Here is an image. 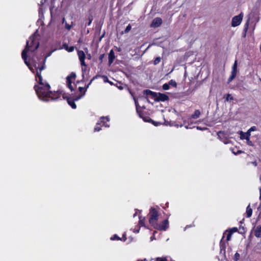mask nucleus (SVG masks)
<instances>
[{
	"label": "nucleus",
	"instance_id": "nucleus-40",
	"mask_svg": "<svg viewBox=\"0 0 261 261\" xmlns=\"http://www.w3.org/2000/svg\"><path fill=\"white\" fill-rule=\"evenodd\" d=\"M154 239H155V238H154V236L153 235V236L151 237L150 240L153 241Z\"/></svg>",
	"mask_w": 261,
	"mask_h": 261
},
{
	"label": "nucleus",
	"instance_id": "nucleus-35",
	"mask_svg": "<svg viewBox=\"0 0 261 261\" xmlns=\"http://www.w3.org/2000/svg\"><path fill=\"white\" fill-rule=\"evenodd\" d=\"M68 77H70V80L72 78L75 79V75L74 74H71L70 76H68Z\"/></svg>",
	"mask_w": 261,
	"mask_h": 261
},
{
	"label": "nucleus",
	"instance_id": "nucleus-47",
	"mask_svg": "<svg viewBox=\"0 0 261 261\" xmlns=\"http://www.w3.org/2000/svg\"><path fill=\"white\" fill-rule=\"evenodd\" d=\"M79 89L80 91H82V90L83 89V88L82 87H79Z\"/></svg>",
	"mask_w": 261,
	"mask_h": 261
},
{
	"label": "nucleus",
	"instance_id": "nucleus-18",
	"mask_svg": "<svg viewBox=\"0 0 261 261\" xmlns=\"http://www.w3.org/2000/svg\"><path fill=\"white\" fill-rule=\"evenodd\" d=\"M66 80L67 87L71 90V91H72L73 90V87L72 86L71 81H70V77H67Z\"/></svg>",
	"mask_w": 261,
	"mask_h": 261
},
{
	"label": "nucleus",
	"instance_id": "nucleus-49",
	"mask_svg": "<svg viewBox=\"0 0 261 261\" xmlns=\"http://www.w3.org/2000/svg\"><path fill=\"white\" fill-rule=\"evenodd\" d=\"M137 212H136V213L134 215V217H135V216L137 215Z\"/></svg>",
	"mask_w": 261,
	"mask_h": 261
},
{
	"label": "nucleus",
	"instance_id": "nucleus-32",
	"mask_svg": "<svg viewBox=\"0 0 261 261\" xmlns=\"http://www.w3.org/2000/svg\"><path fill=\"white\" fill-rule=\"evenodd\" d=\"M81 66H82V71L83 72L86 71V69H87V65H86V64H85V65H81Z\"/></svg>",
	"mask_w": 261,
	"mask_h": 261
},
{
	"label": "nucleus",
	"instance_id": "nucleus-8",
	"mask_svg": "<svg viewBox=\"0 0 261 261\" xmlns=\"http://www.w3.org/2000/svg\"><path fill=\"white\" fill-rule=\"evenodd\" d=\"M169 227V222L168 220H165L161 224H157L154 228L159 230H166Z\"/></svg>",
	"mask_w": 261,
	"mask_h": 261
},
{
	"label": "nucleus",
	"instance_id": "nucleus-26",
	"mask_svg": "<svg viewBox=\"0 0 261 261\" xmlns=\"http://www.w3.org/2000/svg\"><path fill=\"white\" fill-rule=\"evenodd\" d=\"M163 89L164 90H167L169 89V85L168 84H164L163 85Z\"/></svg>",
	"mask_w": 261,
	"mask_h": 261
},
{
	"label": "nucleus",
	"instance_id": "nucleus-21",
	"mask_svg": "<svg viewBox=\"0 0 261 261\" xmlns=\"http://www.w3.org/2000/svg\"><path fill=\"white\" fill-rule=\"evenodd\" d=\"M169 259V257L167 256L165 257H160L156 259V261H168Z\"/></svg>",
	"mask_w": 261,
	"mask_h": 261
},
{
	"label": "nucleus",
	"instance_id": "nucleus-4",
	"mask_svg": "<svg viewBox=\"0 0 261 261\" xmlns=\"http://www.w3.org/2000/svg\"><path fill=\"white\" fill-rule=\"evenodd\" d=\"M147 95H150L158 101H165L168 99V96L165 94L156 93L150 90H146L144 91Z\"/></svg>",
	"mask_w": 261,
	"mask_h": 261
},
{
	"label": "nucleus",
	"instance_id": "nucleus-20",
	"mask_svg": "<svg viewBox=\"0 0 261 261\" xmlns=\"http://www.w3.org/2000/svg\"><path fill=\"white\" fill-rule=\"evenodd\" d=\"M170 86H171L172 87H176L177 86V83L176 82L173 80H171L168 83Z\"/></svg>",
	"mask_w": 261,
	"mask_h": 261
},
{
	"label": "nucleus",
	"instance_id": "nucleus-11",
	"mask_svg": "<svg viewBox=\"0 0 261 261\" xmlns=\"http://www.w3.org/2000/svg\"><path fill=\"white\" fill-rule=\"evenodd\" d=\"M162 23V19L161 18L156 17L153 20L150 25L151 27L157 28L161 25Z\"/></svg>",
	"mask_w": 261,
	"mask_h": 261
},
{
	"label": "nucleus",
	"instance_id": "nucleus-3",
	"mask_svg": "<svg viewBox=\"0 0 261 261\" xmlns=\"http://www.w3.org/2000/svg\"><path fill=\"white\" fill-rule=\"evenodd\" d=\"M130 93L132 94V96L133 97L134 100L135 101V106L136 107V110L138 114L140 117L142 118L143 120L145 122H151L154 125L157 126L159 124L158 122H155L153 120H152L151 119H150L148 117L145 116L144 117L143 116V114L141 111L139 110L140 106L139 105V103L136 99V98L133 96V94L130 92Z\"/></svg>",
	"mask_w": 261,
	"mask_h": 261
},
{
	"label": "nucleus",
	"instance_id": "nucleus-12",
	"mask_svg": "<svg viewBox=\"0 0 261 261\" xmlns=\"http://www.w3.org/2000/svg\"><path fill=\"white\" fill-rule=\"evenodd\" d=\"M239 134L240 135V139L241 140H244L249 138L251 135V134L248 130L246 133H244L242 131H240L239 132Z\"/></svg>",
	"mask_w": 261,
	"mask_h": 261
},
{
	"label": "nucleus",
	"instance_id": "nucleus-24",
	"mask_svg": "<svg viewBox=\"0 0 261 261\" xmlns=\"http://www.w3.org/2000/svg\"><path fill=\"white\" fill-rule=\"evenodd\" d=\"M132 29V26L130 24H128L126 28H125V30H124V33H128L130 30H131Z\"/></svg>",
	"mask_w": 261,
	"mask_h": 261
},
{
	"label": "nucleus",
	"instance_id": "nucleus-36",
	"mask_svg": "<svg viewBox=\"0 0 261 261\" xmlns=\"http://www.w3.org/2000/svg\"><path fill=\"white\" fill-rule=\"evenodd\" d=\"M251 164L253 165L254 166H256L257 165L256 161L252 162Z\"/></svg>",
	"mask_w": 261,
	"mask_h": 261
},
{
	"label": "nucleus",
	"instance_id": "nucleus-33",
	"mask_svg": "<svg viewBox=\"0 0 261 261\" xmlns=\"http://www.w3.org/2000/svg\"><path fill=\"white\" fill-rule=\"evenodd\" d=\"M71 25L68 24L67 23H65V28L68 30H69L71 29Z\"/></svg>",
	"mask_w": 261,
	"mask_h": 261
},
{
	"label": "nucleus",
	"instance_id": "nucleus-50",
	"mask_svg": "<svg viewBox=\"0 0 261 261\" xmlns=\"http://www.w3.org/2000/svg\"><path fill=\"white\" fill-rule=\"evenodd\" d=\"M119 88L120 89H122V87H119Z\"/></svg>",
	"mask_w": 261,
	"mask_h": 261
},
{
	"label": "nucleus",
	"instance_id": "nucleus-1",
	"mask_svg": "<svg viewBox=\"0 0 261 261\" xmlns=\"http://www.w3.org/2000/svg\"><path fill=\"white\" fill-rule=\"evenodd\" d=\"M37 32L38 31L36 30L27 42L26 47L21 54L22 58L31 71L33 73H35V71L36 72L35 78L38 84L34 86V89L38 98L45 101L58 99L61 96V93L58 91H50V85L43 79L41 75V71L44 68L45 59H39V63H37L33 59L27 60V54H30V53L34 51L39 47V43L37 38Z\"/></svg>",
	"mask_w": 261,
	"mask_h": 261
},
{
	"label": "nucleus",
	"instance_id": "nucleus-17",
	"mask_svg": "<svg viewBox=\"0 0 261 261\" xmlns=\"http://www.w3.org/2000/svg\"><path fill=\"white\" fill-rule=\"evenodd\" d=\"M232 234V232L231 230H229L228 231H226L224 233V236H226V241H228L230 240L231 236Z\"/></svg>",
	"mask_w": 261,
	"mask_h": 261
},
{
	"label": "nucleus",
	"instance_id": "nucleus-28",
	"mask_svg": "<svg viewBox=\"0 0 261 261\" xmlns=\"http://www.w3.org/2000/svg\"><path fill=\"white\" fill-rule=\"evenodd\" d=\"M246 140V141H247V144L249 145V146H253V143L252 142V141H251L250 140V138H248Z\"/></svg>",
	"mask_w": 261,
	"mask_h": 261
},
{
	"label": "nucleus",
	"instance_id": "nucleus-15",
	"mask_svg": "<svg viewBox=\"0 0 261 261\" xmlns=\"http://www.w3.org/2000/svg\"><path fill=\"white\" fill-rule=\"evenodd\" d=\"M200 115V111L199 110H196L195 111L194 114L191 115L190 119H197L199 117Z\"/></svg>",
	"mask_w": 261,
	"mask_h": 261
},
{
	"label": "nucleus",
	"instance_id": "nucleus-38",
	"mask_svg": "<svg viewBox=\"0 0 261 261\" xmlns=\"http://www.w3.org/2000/svg\"><path fill=\"white\" fill-rule=\"evenodd\" d=\"M42 7L43 6H41V7H40L39 8V14L41 12V11H42Z\"/></svg>",
	"mask_w": 261,
	"mask_h": 261
},
{
	"label": "nucleus",
	"instance_id": "nucleus-27",
	"mask_svg": "<svg viewBox=\"0 0 261 261\" xmlns=\"http://www.w3.org/2000/svg\"><path fill=\"white\" fill-rule=\"evenodd\" d=\"M240 254L238 252L236 253L234 256V259L235 261H237L240 258Z\"/></svg>",
	"mask_w": 261,
	"mask_h": 261
},
{
	"label": "nucleus",
	"instance_id": "nucleus-7",
	"mask_svg": "<svg viewBox=\"0 0 261 261\" xmlns=\"http://www.w3.org/2000/svg\"><path fill=\"white\" fill-rule=\"evenodd\" d=\"M237 73V61L234 62V64L232 67V71L231 72V75L228 79V83H230L236 76Z\"/></svg>",
	"mask_w": 261,
	"mask_h": 261
},
{
	"label": "nucleus",
	"instance_id": "nucleus-10",
	"mask_svg": "<svg viewBox=\"0 0 261 261\" xmlns=\"http://www.w3.org/2000/svg\"><path fill=\"white\" fill-rule=\"evenodd\" d=\"M83 95L79 96L77 97H75L73 99L71 98H68L67 99V102L68 103L71 107L72 109H75L76 108V106L74 103V101H77L79 100Z\"/></svg>",
	"mask_w": 261,
	"mask_h": 261
},
{
	"label": "nucleus",
	"instance_id": "nucleus-48",
	"mask_svg": "<svg viewBox=\"0 0 261 261\" xmlns=\"http://www.w3.org/2000/svg\"><path fill=\"white\" fill-rule=\"evenodd\" d=\"M150 46H151V45H148V47H147V49H146V50L147 49H148L149 48V47H150Z\"/></svg>",
	"mask_w": 261,
	"mask_h": 261
},
{
	"label": "nucleus",
	"instance_id": "nucleus-42",
	"mask_svg": "<svg viewBox=\"0 0 261 261\" xmlns=\"http://www.w3.org/2000/svg\"><path fill=\"white\" fill-rule=\"evenodd\" d=\"M241 152H242L241 151H238L237 153L233 152V153L235 154H239V153H241Z\"/></svg>",
	"mask_w": 261,
	"mask_h": 261
},
{
	"label": "nucleus",
	"instance_id": "nucleus-23",
	"mask_svg": "<svg viewBox=\"0 0 261 261\" xmlns=\"http://www.w3.org/2000/svg\"><path fill=\"white\" fill-rule=\"evenodd\" d=\"M161 59L160 57H156L153 62L154 65H157L161 62Z\"/></svg>",
	"mask_w": 261,
	"mask_h": 261
},
{
	"label": "nucleus",
	"instance_id": "nucleus-39",
	"mask_svg": "<svg viewBox=\"0 0 261 261\" xmlns=\"http://www.w3.org/2000/svg\"><path fill=\"white\" fill-rule=\"evenodd\" d=\"M139 229H136H136L134 230V232H135V233H138V232H139Z\"/></svg>",
	"mask_w": 261,
	"mask_h": 261
},
{
	"label": "nucleus",
	"instance_id": "nucleus-52",
	"mask_svg": "<svg viewBox=\"0 0 261 261\" xmlns=\"http://www.w3.org/2000/svg\"><path fill=\"white\" fill-rule=\"evenodd\" d=\"M224 236H223V238H224ZM223 239V238L221 239V243L222 242Z\"/></svg>",
	"mask_w": 261,
	"mask_h": 261
},
{
	"label": "nucleus",
	"instance_id": "nucleus-14",
	"mask_svg": "<svg viewBox=\"0 0 261 261\" xmlns=\"http://www.w3.org/2000/svg\"><path fill=\"white\" fill-rule=\"evenodd\" d=\"M115 59V55L113 50H111L109 54V62L111 64Z\"/></svg>",
	"mask_w": 261,
	"mask_h": 261
},
{
	"label": "nucleus",
	"instance_id": "nucleus-13",
	"mask_svg": "<svg viewBox=\"0 0 261 261\" xmlns=\"http://www.w3.org/2000/svg\"><path fill=\"white\" fill-rule=\"evenodd\" d=\"M254 234L257 238H261V225L256 227L254 231Z\"/></svg>",
	"mask_w": 261,
	"mask_h": 261
},
{
	"label": "nucleus",
	"instance_id": "nucleus-16",
	"mask_svg": "<svg viewBox=\"0 0 261 261\" xmlns=\"http://www.w3.org/2000/svg\"><path fill=\"white\" fill-rule=\"evenodd\" d=\"M252 214V210L250 207V205H249L246 208V215L247 217L249 218L251 216Z\"/></svg>",
	"mask_w": 261,
	"mask_h": 261
},
{
	"label": "nucleus",
	"instance_id": "nucleus-30",
	"mask_svg": "<svg viewBox=\"0 0 261 261\" xmlns=\"http://www.w3.org/2000/svg\"><path fill=\"white\" fill-rule=\"evenodd\" d=\"M256 130V127L255 126H252L251 127H250L249 129H248V131L250 132V133L251 134V132H253V131H255Z\"/></svg>",
	"mask_w": 261,
	"mask_h": 261
},
{
	"label": "nucleus",
	"instance_id": "nucleus-54",
	"mask_svg": "<svg viewBox=\"0 0 261 261\" xmlns=\"http://www.w3.org/2000/svg\"><path fill=\"white\" fill-rule=\"evenodd\" d=\"M102 56H101V57H100V59L101 60V59H102Z\"/></svg>",
	"mask_w": 261,
	"mask_h": 261
},
{
	"label": "nucleus",
	"instance_id": "nucleus-44",
	"mask_svg": "<svg viewBox=\"0 0 261 261\" xmlns=\"http://www.w3.org/2000/svg\"><path fill=\"white\" fill-rule=\"evenodd\" d=\"M88 59H91V55L90 54L88 55Z\"/></svg>",
	"mask_w": 261,
	"mask_h": 261
},
{
	"label": "nucleus",
	"instance_id": "nucleus-46",
	"mask_svg": "<svg viewBox=\"0 0 261 261\" xmlns=\"http://www.w3.org/2000/svg\"><path fill=\"white\" fill-rule=\"evenodd\" d=\"M91 23V20H90V21L89 22L88 25H90Z\"/></svg>",
	"mask_w": 261,
	"mask_h": 261
},
{
	"label": "nucleus",
	"instance_id": "nucleus-6",
	"mask_svg": "<svg viewBox=\"0 0 261 261\" xmlns=\"http://www.w3.org/2000/svg\"><path fill=\"white\" fill-rule=\"evenodd\" d=\"M243 15L240 13L237 16H235L232 19L231 25L233 27H237L241 23L242 21Z\"/></svg>",
	"mask_w": 261,
	"mask_h": 261
},
{
	"label": "nucleus",
	"instance_id": "nucleus-31",
	"mask_svg": "<svg viewBox=\"0 0 261 261\" xmlns=\"http://www.w3.org/2000/svg\"><path fill=\"white\" fill-rule=\"evenodd\" d=\"M103 80H104V82H105V83L108 82V83H109L110 84H111V85L112 84V82H109V80H108V77H107V76H103Z\"/></svg>",
	"mask_w": 261,
	"mask_h": 261
},
{
	"label": "nucleus",
	"instance_id": "nucleus-45",
	"mask_svg": "<svg viewBox=\"0 0 261 261\" xmlns=\"http://www.w3.org/2000/svg\"><path fill=\"white\" fill-rule=\"evenodd\" d=\"M58 91V92H59V91ZM60 93H61V95H62V96H64V95H63V94L62 93V92L60 91Z\"/></svg>",
	"mask_w": 261,
	"mask_h": 261
},
{
	"label": "nucleus",
	"instance_id": "nucleus-22",
	"mask_svg": "<svg viewBox=\"0 0 261 261\" xmlns=\"http://www.w3.org/2000/svg\"><path fill=\"white\" fill-rule=\"evenodd\" d=\"M139 224L142 226H144V220H145L144 218H143V219H141V217L139 216Z\"/></svg>",
	"mask_w": 261,
	"mask_h": 261
},
{
	"label": "nucleus",
	"instance_id": "nucleus-34",
	"mask_svg": "<svg viewBox=\"0 0 261 261\" xmlns=\"http://www.w3.org/2000/svg\"><path fill=\"white\" fill-rule=\"evenodd\" d=\"M237 230H238L237 228L233 227L231 229H230V230H231L232 232V233H233L234 232H236L237 231Z\"/></svg>",
	"mask_w": 261,
	"mask_h": 261
},
{
	"label": "nucleus",
	"instance_id": "nucleus-43",
	"mask_svg": "<svg viewBox=\"0 0 261 261\" xmlns=\"http://www.w3.org/2000/svg\"><path fill=\"white\" fill-rule=\"evenodd\" d=\"M65 21V18H63V20H62V22L64 23Z\"/></svg>",
	"mask_w": 261,
	"mask_h": 261
},
{
	"label": "nucleus",
	"instance_id": "nucleus-9",
	"mask_svg": "<svg viewBox=\"0 0 261 261\" xmlns=\"http://www.w3.org/2000/svg\"><path fill=\"white\" fill-rule=\"evenodd\" d=\"M77 55H78L80 63H81V65H85V59L86 58V55H85V53L83 50H79L77 51Z\"/></svg>",
	"mask_w": 261,
	"mask_h": 261
},
{
	"label": "nucleus",
	"instance_id": "nucleus-37",
	"mask_svg": "<svg viewBox=\"0 0 261 261\" xmlns=\"http://www.w3.org/2000/svg\"><path fill=\"white\" fill-rule=\"evenodd\" d=\"M46 2V0H41L40 2V5H43L44 3Z\"/></svg>",
	"mask_w": 261,
	"mask_h": 261
},
{
	"label": "nucleus",
	"instance_id": "nucleus-41",
	"mask_svg": "<svg viewBox=\"0 0 261 261\" xmlns=\"http://www.w3.org/2000/svg\"><path fill=\"white\" fill-rule=\"evenodd\" d=\"M123 241H125V239H125V234H123Z\"/></svg>",
	"mask_w": 261,
	"mask_h": 261
},
{
	"label": "nucleus",
	"instance_id": "nucleus-25",
	"mask_svg": "<svg viewBox=\"0 0 261 261\" xmlns=\"http://www.w3.org/2000/svg\"><path fill=\"white\" fill-rule=\"evenodd\" d=\"M111 240H120L121 239L117 235L115 234L113 237L111 238Z\"/></svg>",
	"mask_w": 261,
	"mask_h": 261
},
{
	"label": "nucleus",
	"instance_id": "nucleus-51",
	"mask_svg": "<svg viewBox=\"0 0 261 261\" xmlns=\"http://www.w3.org/2000/svg\"><path fill=\"white\" fill-rule=\"evenodd\" d=\"M224 236H223V238H224ZM223 239V238L221 239V243L222 242Z\"/></svg>",
	"mask_w": 261,
	"mask_h": 261
},
{
	"label": "nucleus",
	"instance_id": "nucleus-53",
	"mask_svg": "<svg viewBox=\"0 0 261 261\" xmlns=\"http://www.w3.org/2000/svg\"><path fill=\"white\" fill-rule=\"evenodd\" d=\"M187 129L189 128V127L188 126H185Z\"/></svg>",
	"mask_w": 261,
	"mask_h": 261
},
{
	"label": "nucleus",
	"instance_id": "nucleus-2",
	"mask_svg": "<svg viewBox=\"0 0 261 261\" xmlns=\"http://www.w3.org/2000/svg\"><path fill=\"white\" fill-rule=\"evenodd\" d=\"M149 223L154 228L156 226L159 215L157 211L154 208H151L149 212Z\"/></svg>",
	"mask_w": 261,
	"mask_h": 261
},
{
	"label": "nucleus",
	"instance_id": "nucleus-5",
	"mask_svg": "<svg viewBox=\"0 0 261 261\" xmlns=\"http://www.w3.org/2000/svg\"><path fill=\"white\" fill-rule=\"evenodd\" d=\"M109 120H110V119L108 117H101L100 120L97 123V124L94 128V131L95 132H99L101 129V128L99 126V125H102L105 127H109V125L107 124V122H109Z\"/></svg>",
	"mask_w": 261,
	"mask_h": 261
},
{
	"label": "nucleus",
	"instance_id": "nucleus-29",
	"mask_svg": "<svg viewBox=\"0 0 261 261\" xmlns=\"http://www.w3.org/2000/svg\"><path fill=\"white\" fill-rule=\"evenodd\" d=\"M232 97L230 95V94H228L227 95V96H226V101H228V100H232Z\"/></svg>",
	"mask_w": 261,
	"mask_h": 261
},
{
	"label": "nucleus",
	"instance_id": "nucleus-19",
	"mask_svg": "<svg viewBox=\"0 0 261 261\" xmlns=\"http://www.w3.org/2000/svg\"><path fill=\"white\" fill-rule=\"evenodd\" d=\"M63 48L66 49L68 52H72L74 50V47L73 46H70L68 47V45L64 44L63 45Z\"/></svg>",
	"mask_w": 261,
	"mask_h": 261
}]
</instances>
